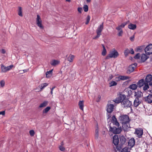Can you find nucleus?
I'll use <instances>...</instances> for the list:
<instances>
[{
    "label": "nucleus",
    "mask_w": 152,
    "mask_h": 152,
    "mask_svg": "<svg viewBox=\"0 0 152 152\" xmlns=\"http://www.w3.org/2000/svg\"><path fill=\"white\" fill-rule=\"evenodd\" d=\"M118 119L120 122L122 124V127L124 130H126L130 128L129 122L130 121L129 116L126 115H120Z\"/></svg>",
    "instance_id": "f257e3e1"
},
{
    "label": "nucleus",
    "mask_w": 152,
    "mask_h": 152,
    "mask_svg": "<svg viewBox=\"0 0 152 152\" xmlns=\"http://www.w3.org/2000/svg\"><path fill=\"white\" fill-rule=\"evenodd\" d=\"M119 56V54L118 51L113 49L112 50L110 51L109 54L107 55L105 58L106 59H108L110 58H116Z\"/></svg>",
    "instance_id": "f03ea898"
},
{
    "label": "nucleus",
    "mask_w": 152,
    "mask_h": 152,
    "mask_svg": "<svg viewBox=\"0 0 152 152\" xmlns=\"http://www.w3.org/2000/svg\"><path fill=\"white\" fill-rule=\"evenodd\" d=\"M113 142L114 144L116 146V148L118 151H120L122 149V147L120 145L118 146L119 144V138L117 135H114L113 137Z\"/></svg>",
    "instance_id": "7ed1b4c3"
},
{
    "label": "nucleus",
    "mask_w": 152,
    "mask_h": 152,
    "mask_svg": "<svg viewBox=\"0 0 152 152\" xmlns=\"http://www.w3.org/2000/svg\"><path fill=\"white\" fill-rule=\"evenodd\" d=\"M113 103L112 101H108V103L107 105V111L108 113H111L113 111L114 108V105L112 104Z\"/></svg>",
    "instance_id": "20e7f679"
},
{
    "label": "nucleus",
    "mask_w": 152,
    "mask_h": 152,
    "mask_svg": "<svg viewBox=\"0 0 152 152\" xmlns=\"http://www.w3.org/2000/svg\"><path fill=\"white\" fill-rule=\"evenodd\" d=\"M110 131L112 132L115 134H119L121 133L122 131L121 127L117 128L115 127H113L110 126L109 128Z\"/></svg>",
    "instance_id": "39448f33"
},
{
    "label": "nucleus",
    "mask_w": 152,
    "mask_h": 152,
    "mask_svg": "<svg viewBox=\"0 0 152 152\" xmlns=\"http://www.w3.org/2000/svg\"><path fill=\"white\" fill-rule=\"evenodd\" d=\"M121 104L124 107H130L132 105V102L128 99H126L122 101Z\"/></svg>",
    "instance_id": "423d86ee"
},
{
    "label": "nucleus",
    "mask_w": 152,
    "mask_h": 152,
    "mask_svg": "<svg viewBox=\"0 0 152 152\" xmlns=\"http://www.w3.org/2000/svg\"><path fill=\"white\" fill-rule=\"evenodd\" d=\"M137 65V64L136 63H134L130 65L127 70L126 73L128 74H130L133 72L134 70L135 67Z\"/></svg>",
    "instance_id": "0eeeda50"
},
{
    "label": "nucleus",
    "mask_w": 152,
    "mask_h": 152,
    "mask_svg": "<svg viewBox=\"0 0 152 152\" xmlns=\"http://www.w3.org/2000/svg\"><path fill=\"white\" fill-rule=\"evenodd\" d=\"M145 51L147 55H149L152 54V44L148 45L145 49Z\"/></svg>",
    "instance_id": "6e6552de"
},
{
    "label": "nucleus",
    "mask_w": 152,
    "mask_h": 152,
    "mask_svg": "<svg viewBox=\"0 0 152 152\" xmlns=\"http://www.w3.org/2000/svg\"><path fill=\"white\" fill-rule=\"evenodd\" d=\"M42 20L39 15H37V18L36 19V23L37 25L41 29H43L44 27L42 23Z\"/></svg>",
    "instance_id": "1a4fd4ad"
},
{
    "label": "nucleus",
    "mask_w": 152,
    "mask_h": 152,
    "mask_svg": "<svg viewBox=\"0 0 152 152\" xmlns=\"http://www.w3.org/2000/svg\"><path fill=\"white\" fill-rule=\"evenodd\" d=\"M119 145H122L126 143V139L124 136L122 135L119 136Z\"/></svg>",
    "instance_id": "9d476101"
},
{
    "label": "nucleus",
    "mask_w": 152,
    "mask_h": 152,
    "mask_svg": "<svg viewBox=\"0 0 152 152\" xmlns=\"http://www.w3.org/2000/svg\"><path fill=\"white\" fill-rule=\"evenodd\" d=\"M135 133L139 138L141 137L143 134V130L141 128L137 129L135 130Z\"/></svg>",
    "instance_id": "9b49d317"
},
{
    "label": "nucleus",
    "mask_w": 152,
    "mask_h": 152,
    "mask_svg": "<svg viewBox=\"0 0 152 152\" xmlns=\"http://www.w3.org/2000/svg\"><path fill=\"white\" fill-rule=\"evenodd\" d=\"M144 99L147 103L151 104L152 103V94H149V95L145 97Z\"/></svg>",
    "instance_id": "f8f14e48"
},
{
    "label": "nucleus",
    "mask_w": 152,
    "mask_h": 152,
    "mask_svg": "<svg viewBox=\"0 0 152 152\" xmlns=\"http://www.w3.org/2000/svg\"><path fill=\"white\" fill-rule=\"evenodd\" d=\"M112 122L116 126H119V124L118 121L117 119L116 118L115 116L114 115L112 117Z\"/></svg>",
    "instance_id": "ddd939ff"
},
{
    "label": "nucleus",
    "mask_w": 152,
    "mask_h": 152,
    "mask_svg": "<svg viewBox=\"0 0 152 152\" xmlns=\"http://www.w3.org/2000/svg\"><path fill=\"white\" fill-rule=\"evenodd\" d=\"M135 143V141L134 138H132L129 140L128 145L131 148H132L134 145Z\"/></svg>",
    "instance_id": "4468645a"
},
{
    "label": "nucleus",
    "mask_w": 152,
    "mask_h": 152,
    "mask_svg": "<svg viewBox=\"0 0 152 152\" xmlns=\"http://www.w3.org/2000/svg\"><path fill=\"white\" fill-rule=\"evenodd\" d=\"M103 29V23H102L97 28L96 30V33L101 34V32Z\"/></svg>",
    "instance_id": "2eb2a0df"
},
{
    "label": "nucleus",
    "mask_w": 152,
    "mask_h": 152,
    "mask_svg": "<svg viewBox=\"0 0 152 152\" xmlns=\"http://www.w3.org/2000/svg\"><path fill=\"white\" fill-rule=\"evenodd\" d=\"M152 80V75H151L149 74L147 75L146 77L145 81V82L148 83Z\"/></svg>",
    "instance_id": "dca6fc26"
},
{
    "label": "nucleus",
    "mask_w": 152,
    "mask_h": 152,
    "mask_svg": "<svg viewBox=\"0 0 152 152\" xmlns=\"http://www.w3.org/2000/svg\"><path fill=\"white\" fill-rule=\"evenodd\" d=\"M143 96V94L141 91H138L137 92H134V96H136V98H139Z\"/></svg>",
    "instance_id": "f3484780"
},
{
    "label": "nucleus",
    "mask_w": 152,
    "mask_h": 152,
    "mask_svg": "<svg viewBox=\"0 0 152 152\" xmlns=\"http://www.w3.org/2000/svg\"><path fill=\"white\" fill-rule=\"evenodd\" d=\"M141 103V102L139 100V98H136L134 102V106L135 107H137Z\"/></svg>",
    "instance_id": "a211bd4d"
},
{
    "label": "nucleus",
    "mask_w": 152,
    "mask_h": 152,
    "mask_svg": "<svg viewBox=\"0 0 152 152\" xmlns=\"http://www.w3.org/2000/svg\"><path fill=\"white\" fill-rule=\"evenodd\" d=\"M145 83V81L143 79L140 80L138 83L137 86L140 88L141 87L144 86Z\"/></svg>",
    "instance_id": "6ab92c4d"
},
{
    "label": "nucleus",
    "mask_w": 152,
    "mask_h": 152,
    "mask_svg": "<svg viewBox=\"0 0 152 152\" xmlns=\"http://www.w3.org/2000/svg\"><path fill=\"white\" fill-rule=\"evenodd\" d=\"M48 85V83H44L41 84L38 86V87L40 89V91H42V90L45 88Z\"/></svg>",
    "instance_id": "aec40b11"
},
{
    "label": "nucleus",
    "mask_w": 152,
    "mask_h": 152,
    "mask_svg": "<svg viewBox=\"0 0 152 152\" xmlns=\"http://www.w3.org/2000/svg\"><path fill=\"white\" fill-rule=\"evenodd\" d=\"M126 97V96L125 95L121 94H120L119 96L118 97L121 102H122L124 99H125Z\"/></svg>",
    "instance_id": "412c9836"
},
{
    "label": "nucleus",
    "mask_w": 152,
    "mask_h": 152,
    "mask_svg": "<svg viewBox=\"0 0 152 152\" xmlns=\"http://www.w3.org/2000/svg\"><path fill=\"white\" fill-rule=\"evenodd\" d=\"M48 103V102L47 101H44L43 103H41L39 106V108L45 107L46 106Z\"/></svg>",
    "instance_id": "4be33fe9"
},
{
    "label": "nucleus",
    "mask_w": 152,
    "mask_h": 152,
    "mask_svg": "<svg viewBox=\"0 0 152 152\" xmlns=\"http://www.w3.org/2000/svg\"><path fill=\"white\" fill-rule=\"evenodd\" d=\"M84 102L83 101H80L79 102L78 105L80 108L82 110H83Z\"/></svg>",
    "instance_id": "5701e85b"
},
{
    "label": "nucleus",
    "mask_w": 152,
    "mask_h": 152,
    "mask_svg": "<svg viewBox=\"0 0 152 152\" xmlns=\"http://www.w3.org/2000/svg\"><path fill=\"white\" fill-rule=\"evenodd\" d=\"M53 70V69L46 72V77H50L52 75Z\"/></svg>",
    "instance_id": "b1692460"
},
{
    "label": "nucleus",
    "mask_w": 152,
    "mask_h": 152,
    "mask_svg": "<svg viewBox=\"0 0 152 152\" xmlns=\"http://www.w3.org/2000/svg\"><path fill=\"white\" fill-rule=\"evenodd\" d=\"M7 67L4 66L2 64H1V72H7Z\"/></svg>",
    "instance_id": "393cba45"
},
{
    "label": "nucleus",
    "mask_w": 152,
    "mask_h": 152,
    "mask_svg": "<svg viewBox=\"0 0 152 152\" xmlns=\"http://www.w3.org/2000/svg\"><path fill=\"white\" fill-rule=\"evenodd\" d=\"M137 87V85L136 84H132L129 86V88L133 90H135Z\"/></svg>",
    "instance_id": "a878e982"
},
{
    "label": "nucleus",
    "mask_w": 152,
    "mask_h": 152,
    "mask_svg": "<svg viewBox=\"0 0 152 152\" xmlns=\"http://www.w3.org/2000/svg\"><path fill=\"white\" fill-rule=\"evenodd\" d=\"M148 58V57L144 54H142L141 57V60L143 62L145 61Z\"/></svg>",
    "instance_id": "bb28decb"
},
{
    "label": "nucleus",
    "mask_w": 152,
    "mask_h": 152,
    "mask_svg": "<svg viewBox=\"0 0 152 152\" xmlns=\"http://www.w3.org/2000/svg\"><path fill=\"white\" fill-rule=\"evenodd\" d=\"M74 58V56L72 55H70L67 58V60L69 62H72Z\"/></svg>",
    "instance_id": "cd10ccee"
},
{
    "label": "nucleus",
    "mask_w": 152,
    "mask_h": 152,
    "mask_svg": "<svg viewBox=\"0 0 152 152\" xmlns=\"http://www.w3.org/2000/svg\"><path fill=\"white\" fill-rule=\"evenodd\" d=\"M149 85L148 83L145 82V83L144 85V86L143 87V89L144 91H146L149 88Z\"/></svg>",
    "instance_id": "c85d7f7f"
},
{
    "label": "nucleus",
    "mask_w": 152,
    "mask_h": 152,
    "mask_svg": "<svg viewBox=\"0 0 152 152\" xmlns=\"http://www.w3.org/2000/svg\"><path fill=\"white\" fill-rule=\"evenodd\" d=\"M128 27L130 29L134 30L136 28V26L135 24H131L128 25Z\"/></svg>",
    "instance_id": "c756f323"
},
{
    "label": "nucleus",
    "mask_w": 152,
    "mask_h": 152,
    "mask_svg": "<svg viewBox=\"0 0 152 152\" xmlns=\"http://www.w3.org/2000/svg\"><path fill=\"white\" fill-rule=\"evenodd\" d=\"M51 107H50L48 106L47 107L45 108L42 111L43 114L47 113L49 111Z\"/></svg>",
    "instance_id": "7c9ffc66"
},
{
    "label": "nucleus",
    "mask_w": 152,
    "mask_h": 152,
    "mask_svg": "<svg viewBox=\"0 0 152 152\" xmlns=\"http://www.w3.org/2000/svg\"><path fill=\"white\" fill-rule=\"evenodd\" d=\"M120 79L121 80H126L127 79H129L130 78V77L129 76H122V75H120Z\"/></svg>",
    "instance_id": "2f4dec72"
},
{
    "label": "nucleus",
    "mask_w": 152,
    "mask_h": 152,
    "mask_svg": "<svg viewBox=\"0 0 152 152\" xmlns=\"http://www.w3.org/2000/svg\"><path fill=\"white\" fill-rule=\"evenodd\" d=\"M59 63V61L57 60H54L51 62L50 64L52 66H54L58 64Z\"/></svg>",
    "instance_id": "473e14b6"
},
{
    "label": "nucleus",
    "mask_w": 152,
    "mask_h": 152,
    "mask_svg": "<svg viewBox=\"0 0 152 152\" xmlns=\"http://www.w3.org/2000/svg\"><path fill=\"white\" fill-rule=\"evenodd\" d=\"M144 49V47L143 46H139L137 48V49L136 50V51H142V50Z\"/></svg>",
    "instance_id": "72a5a7b5"
},
{
    "label": "nucleus",
    "mask_w": 152,
    "mask_h": 152,
    "mask_svg": "<svg viewBox=\"0 0 152 152\" xmlns=\"http://www.w3.org/2000/svg\"><path fill=\"white\" fill-rule=\"evenodd\" d=\"M22 8L21 7H19V10L18 11V15L22 17L23 16V14L22 13Z\"/></svg>",
    "instance_id": "f704fd0d"
},
{
    "label": "nucleus",
    "mask_w": 152,
    "mask_h": 152,
    "mask_svg": "<svg viewBox=\"0 0 152 152\" xmlns=\"http://www.w3.org/2000/svg\"><path fill=\"white\" fill-rule=\"evenodd\" d=\"M111 101H112V102H113H113H114L115 103H117V104H118L120 102H120V101L119 99L118 98V97L116 98L115 100H112Z\"/></svg>",
    "instance_id": "c9c22d12"
},
{
    "label": "nucleus",
    "mask_w": 152,
    "mask_h": 152,
    "mask_svg": "<svg viewBox=\"0 0 152 152\" xmlns=\"http://www.w3.org/2000/svg\"><path fill=\"white\" fill-rule=\"evenodd\" d=\"M99 136L98 128H97L95 130V138L97 139Z\"/></svg>",
    "instance_id": "e433bc0d"
},
{
    "label": "nucleus",
    "mask_w": 152,
    "mask_h": 152,
    "mask_svg": "<svg viewBox=\"0 0 152 152\" xmlns=\"http://www.w3.org/2000/svg\"><path fill=\"white\" fill-rule=\"evenodd\" d=\"M120 152H130L128 148L125 147L123 148Z\"/></svg>",
    "instance_id": "4c0bfd02"
},
{
    "label": "nucleus",
    "mask_w": 152,
    "mask_h": 152,
    "mask_svg": "<svg viewBox=\"0 0 152 152\" xmlns=\"http://www.w3.org/2000/svg\"><path fill=\"white\" fill-rule=\"evenodd\" d=\"M130 53V50L128 49H126L124 51V54L126 56H127Z\"/></svg>",
    "instance_id": "58836bf2"
},
{
    "label": "nucleus",
    "mask_w": 152,
    "mask_h": 152,
    "mask_svg": "<svg viewBox=\"0 0 152 152\" xmlns=\"http://www.w3.org/2000/svg\"><path fill=\"white\" fill-rule=\"evenodd\" d=\"M110 84V86H112L116 85L117 83L114 81H112Z\"/></svg>",
    "instance_id": "ea45409f"
},
{
    "label": "nucleus",
    "mask_w": 152,
    "mask_h": 152,
    "mask_svg": "<svg viewBox=\"0 0 152 152\" xmlns=\"http://www.w3.org/2000/svg\"><path fill=\"white\" fill-rule=\"evenodd\" d=\"M83 8L85 12H87L88 11V7L87 5L85 4L84 5Z\"/></svg>",
    "instance_id": "a19ab883"
},
{
    "label": "nucleus",
    "mask_w": 152,
    "mask_h": 152,
    "mask_svg": "<svg viewBox=\"0 0 152 152\" xmlns=\"http://www.w3.org/2000/svg\"><path fill=\"white\" fill-rule=\"evenodd\" d=\"M90 16L89 15H88L86 18V21L85 23L86 25H87L89 21L90 20Z\"/></svg>",
    "instance_id": "79ce46f5"
},
{
    "label": "nucleus",
    "mask_w": 152,
    "mask_h": 152,
    "mask_svg": "<svg viewBox=\"0 0 152 152\" xmlns=\"http://www.w3.org/2000/svg\"><path fill=\"white\" fill-rule=\"evenodd\" d=\"M14 66L13 65H11L9 66H7V71L11 69Z\"/></svg>",
    "instance_id": "37998d69"
},
{
    "label": "nucleus",
    "mask_w": 152,
    "mask_h": 152,
    "mask_svg": "<svg viewBox=\"0 0 152 152\" xmlns=\"http://www.w3.org/2000/svg\"><path fill=\"white\" fill-rule=\"evenodd\" d=\"M96 34H97L96 36L95 37H94L93 38V39H97L100 37V35H101V34H99V33H96Z\"/></svg>",
    "instance_id": "c03bdc74"
},
{
    "label": "nucleus",
    "mask_w": 152,
    "mask_h": 152,
    "mask_svg": "<svg viewBox=\"0 0 152 152\" xmlns=\"http://www.w3.org/2000/svg\"><path fill=\"white\" fill-rule=\"evenodd\" d=\"M29 133L31 136H33L35 132L34 130H31L30 131Z\"/></svg>",
    "instance_id": "a18cd8bd"
},
{
    "label": "nucleus",
    "mask_w": 152,
    "mask_h": 152,
    "mask_svg": "<svg viewBox=\"0 0 152 152\" xmlns=\"http://www.w3.org/2000/svg\"><path fill=\"white\" fill-rule=\"evenodd\" d=\"M0 85L1 87H3L4 86L5 82L4 80H1L0 82Z\"/></svg>",
    "instance_id": "49530a36"
},
{
    "label": "nucleus",
    "mask_w": 152,
    "mask_h": 152,
    "mask_svg": "<svg viewBox=\"0 0 152 152\" xmlns=\"http://www.w3.org/2000/svg\"><path fill=\"white\" fill-rule=\"evenodd\" d=\"M134 58L136 59H139L140 58V54L137 53L134 57Z\"/></svg>",
    "instance_id": "de8ad7c7"
},
{
    "label": "nucleus",
    "mask_w": 152,
    "mask_h": 152,
    "mask_svg": "<svg viewBox=\"0 0 152 152\" xmlns=\"http://www.w3.org/2000/svg\"><path fill=\"white\" fill-rule=\"evenodd\" d=\"M114 80L116 81H118L121 80L120 76L118 77H116L115 78Z\"/></svg>",
    "instance_id": "09e8293b"
},
{
    "label": "nucleus",
    "mask_w": 152,
    "mask_h": 152,
    "mask_svg": "<svg viewBox=\"0 0 152 152\" xmlns=\"http://www.w3.org/2000/svg\"><path fill=\"white\" fill-rule=\"evenodd\" d=\"M106 54V49L103 50V51L102 53V54L103 56H104Z\"/></svg>",
    "instance_id": "8fccbe9b"
},
{
    "label": "nucleus",
    "mask_w": 152,
    "mask_h": 152,
    "mask_svg": "<svg viewBox=\"0 0 152 152\" xmlns=\"http://www.w3.org/2000/svg\"><path fill=\"white\" fill-rule=\"evenodd\" d=\"M126 91L127 92L128 94L129 95H131L132 94V92L131 90L127 89Z\"/></svg>",
    "instance_id": "3c124183"
},
{
    "label": "nucleus",
    "mask_w": 152,
    "mask_h": 152,
    "mask_svg": "<svg viewBox=\"0 0 152 152\" xmlns=\"http://www.w3.org/2000/svg\"><path fill=\"white\" fill-rule=\"evenodd\" d=\"M59 149L61 151H64L65 150V148L62 146H60L59 147Z\"/></svg>",
    "instance_id": "603ef678"
},
{
    "label": "nucleus",
    "mask_w": 152,
    "mask_h": 152,
    "mask_svg": "<svg viewBox=\"0 0 152 152\" xmlns=\"http://www.w3.org/2000/svg\"><path fill=\"white\" fill-rule=\"evenodd\" d=\"M134 35H133L130 38V39L131 41H133L134 40Z\"/></svg>",
    "instance_id": "864d4df0"
},
{
    "label": "nucleus",
    "mask_w": 152,
    "mask_h": 152,
    "mask_svg": "<svg viewBox=\"0 0 152 152\" xmlns=\"http://www.w3.org/2000/svg\"><path fill=\"white\" fill-rule=\"evenodd\" d=\"M123 33V31L122 30L120 31L118 33V35L119 36H121L122 35Z\"/></svg>",
    "instance_id": "5fc2aeb1"
},
{
    "label": "nucleus",
    "mask_w": 152,
    "mask_h": 152,
    "mask_svg": "<svg viewBox=\"0 0 152 152\" xmlns=\"http://www.w3.org/2000/svg\"><path fill=\"white\" fill-rule=\"evenodd\" d=\"M78 11L80 13H81L82 11L83 10V9L81 7H79L77 9Z\"/></svg>",
    "instance_id": "6e6d98bb"
},
{
    "label": "nucleus",
    "mask_w": 152,
    "mask_h": 152,
    "mask_svg": "<svg viewBox=\"0 0 152 152\" xmlns=\"http://www.w3.org/2000/svg\"><path fill=\"white\" fill-rule=\"evenodd\" d=\"M116 29L117 30L119 31H121V30H122L121 29V28L119 26L118 27H116Z\"/></svg>",
    "instance_id": "4d7b16f0"
},
{
    "label": "nucleus",
    "mask_w": 152,
    "mask_h": 152,
    "mask_svg": "<svg viewBox=\"0 0 152 152\" xmlns=\"http://www.w3.org/2000/svg\"><path fill=\"white\" fill-rule=\"evenodd\" d=\"M5 114V111H1L0 112V115H4Z\"/></svg>",
    "instance_id": "13d9d810"
},
{
    "label": "nucleus",
    "mask_w": 152,
    "mask_h": 152,
    "mask_svg": "<svg viewBox=\"0 0 152 152\" xmlns=\"http://www.w3.org/2000/svg\"><path fill=\"white\" fill-rule=\"evenodd\" d=\"M101 96L100 95H99L98 96V99H97L96 100L97 102H99V100L101 99Z\"/></svg>",
    "instance_id": "bf43d9fd"
},
{
    "label": "nucleus",
    "mask_w": 152,
    "mask_h": 152,
    "mask_svg": "<svg viewBox=\"0 0 152 152\" xmlns=\"http://www.w3.org/2000/svg\"><path fill=\"white\" fill-rule=\"evenodd\" d=\"M132 54H133L134 53V51L133 49H131V50L130 51V53Z\"/></svg>",
    "instance_id": "052dcab7"
},
{
    "label": "nucleus",
    "mask_w": 152,
    "mask_h": 152,
    "mask_svg": "<svg viewBox=\"0 0 152 152\" xmlns=\"http://www.w3.org/2000/svg\"><path fill=\"white\" fill-rule=\"evenodd\" d=\"M1 52L3 54H4L6 53V51H5V50L4 49H2L1 50Z\"/></svg>",
    "instance_id": "680f3d73"
},
{
    "label": "nucleus",
    "mask_w": 152,
    "mask_h": 152,
    "mask_svg": "<svg viewBox=\"0 0 152 152\" xmlns=\"http://www.w3.org/2000/svg\"><path fill=\"white\" fill-rule=\"evenodd\" d=\"M113 76L112 75H110L109 77V79L110 80H111L113 78Z\"/></svg>",
    "instance_id": "e2e57ef3"
},
{
    "label": "nucleus",
    "mask_w": 152,
    "mask_h": 152,
    "mask_svg": "<svg viewBox=\"0 0 152 152\" xmlns=\"http://www.w3.org/2000/svg\"><path fill=\"white\" fill-rule=\"evenodd\" d=\"M121 28H124L125 26H124V24H123V23H122L121 25L119 26Z\"/></svg>",
    "instance_id": "0e129e2a"
},
{
    "label": "nucleus",
    "mask_w": 152,
    "mask_h": 152,
    "mask_svg": "<svg viewBox=\"0 0 152 152\" xmlns=\"http://www.w3.org/2000/svg\"><path fill=\"white\" fill-rule=\"evenodd\" d=\"M149 86H152V82H150L149 83Z\"/></svg>",
    "instance_id": "69168bd1"
},
{
    "label": "nucleus",
    "mask_w": 152,
    "mask_h": 152,
    "mask_svg": "<svg viewBox=\"0 0 152 152\" xmlns=\"http://www.w3.org/2000/svg\"><path fill=\"white\" fill-rule=\"evenodd\" d=\"M102 47H103V50H104H104L106 49L104 45L103 44H102Z\"/></svg>",
    "instance_id": "338daca9"
},
{
    "label": "nucleus",
    "mask_w": 152,
    "mask_h": 152,
    "mask_svg": "<svg viewBox=\"0 0 152 152\" xmlns=\"http://www.w3.org/2000/svg\"><path fill=\"white\" fill-rule=\"evenodd\" d=\"M28 71V70H27V69H24L23 70V71L24 72H27Z\"/></svg>",
    "instance_id": "774afa93"
}]
</instances>
